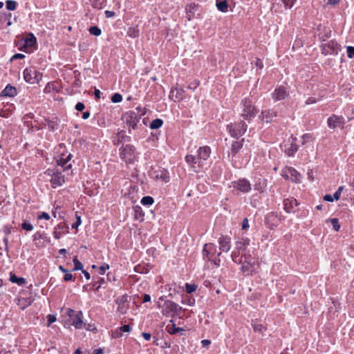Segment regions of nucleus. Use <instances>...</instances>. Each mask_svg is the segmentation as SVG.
<instances>
[{
    "instance_id": "f257e3e1",
    "label": "nucleus",
    "mask_w": 354,
    "mask_h": 354,
    "mask_svg": "<svg viewBox=\"0 0 354 354\" xmlns=\"http://www.w3.org/2000/svg\"><path fill=\"white\" fill-rule=\"evenodd\" d=\"M231 256L234 262L242 263L241 270L243 272L249 274L254 271L255 260L250 255L243 254L234 248Z\"/></svg>"
},
{
    "instance_id": "f03ea898",
    "label": "nucleus",
    "mask_w": 354,
    "mask_h": 354,
    "mask_svg": "<svg viewBox=\"0 0 354 354\" xmlns=\"http://www.w3.org/2000/svg\"><path fill=\"white\" fill-rule=\"evenodd\" d=\"M243 110L241 116L246 120H250L257 113V109L253 106L252 100L246 97L242 101Z\"/></svg>"
},
{
    "instance_id": "7ed1b4c3",
    "label": "nucleus",
    "mask_w": 354,
    "mask_h": 354,
    "mask_svg": "<svg viewBox=\"0 0 354 354\" xmlns=\"http://www.w3.org/2000/svg\"><path fill=\"white\" fill-rule=\"evenodd\" d=\"M142 115H144V113L141 112L140 109H139L137 113L135 111H130L124 115L123 118L125 120L129 127H131L133 129H136L137 128L138 123L140 122Z\"/></svg>"
},
{
    "instance_id": "20e7f679",
    "label": "nucleus",
    "mask_w": 354,
    "mask_h": 354,
    "mask_svg": "<svg viewBox=\"0 0 354 354\" xmlns=\"http://www.w3.org/2000/svg\"><path fill=\"white\" fill-rule=\"evenodd\" d=\"M24 80L30 84L38 83L42 77V75L34 67L27 68L24 71Z\"/></svg>"
},
{
    "instance_id": "39448f33",
    "label": "nucleus",
    "mask_w": 354,
    "mask_h": 354,
    "mask_svg": "<svg viewBox=\"0 0 354 354\" xmlns=\"http://www.w3.org/2000/svg\"><path fill=\"white\" fill-rule=\"evenodd\" d=\"M247 124L243 121L227 125L230 135L234 138H239L247 129Z\"/></svg>"
},
{
    "instance_id": "423d86ee",
    "label": "nucleus",
    "mask_w": 354,
    "mask_h": 354,
    "mask_svg": "<svg viewBox=\"0 0 354 354\" xmlns=\"http://www.w3.org/2000/svg\"><path fill=\"white\" fill-rule=\"evenodd\" d=\"M67 315L71 318L72 325L76 328L80 329L83 327L82 313L81 311L75 313L73 309L68 308L67 310Z\"/></svg>"
},
{
    "instance_id": "0eeeda50",
    "label": "nucleus",
    "mask_w": 354,
    "mask_h": 354,
    "mask_svg": "<svg viewBox=\"0 0 354 354\" xmlns=\"http://www.w3.org/2000/svg\"><path fill=\"white\" fill-rule=\"evenodd\" d=\"M344 118L342 116L332 115L327 120V125L330 129L339 128L342 129L344 126Z\"/></svg>"
},
{
    "instance_id": "6e6552de",
    "label": "nucleus",
    "mask_w": 354,
    "mask_h": 354,
    "mask_svg": "<svg viewBox=\"0 0 354 354\" xmlns=\"http://www.w3.org/2000/svg\"><path fill=\"white\" fill-rule=\"evenodd\" d=\"M339 49V46L333 40L322 44V53L325 55H336L338 53Z\"/></svg>"
},
{
    "instance_id": "1a4fd4ad",
    "label": "nucleus",
    "mask_w": 354,
    "mask_h": 354,
    "mask_svg": "<svg viewBox=\"0 0 354 354\" xmlns=\"http://www.w3.org/2000/svg\"><path fill=\"white\" fill-rule=\"evenodd\" d=\"M211 153L210 148L205 146L200 147L197 151V161L199 167H203L204 161L207 160Z\"/></svg>"
},
{
    "instance_id": "9d476101",
    "label": "nucleus",
    "mask_w": 354,
    "mask_h": 354,
    "mask_svg": "<svg viewBox=\"0 0 354 354\" xmlns=\"http://www.w3.org/2000/svg\"><path fill=\"white\" fill-rule=\"evenodd\" d=\"M120 157L126 161L132 162L135 158V148L133 146L127 145L120 152Z\"/></svg>"
},
{
    "instance_id": "9b49d317",
    "label": "nucleus",
    "mask_w": 354,
    "mask_h": 354,
    "mask_svg": "<svg viewBox=\"0 0 354 354\" xmlns=\"http://www.w3.org/2000/svg\"><path fill=\"white\" fill-rule=\"evenodd\" d=\"M288 95L289 93L286 88L281 86L275 88L272 93V98L274 101H279L284 100Z\"/></svg>"
},
{
    "instance_id": "f8f14e48",
    "label": "nucleus",
    "mask_w": 354,
    "mask_h": 354,
    "mask_svg": "<svg viewBox=\"0 0 354 354\" xmlns=\"http://www.w3.org/2000/svg\"><path fill=\"white\" fill-rule=\"evenodd\" d=\"M233 187L242 192H248L251 189L250 183L245 179L234 182Z\"/></svg>"
},
{
    "instance_id": "ddd939ff",
    "label": "nucleus",
    "mask_w": 354,
    "mask_h": 354,
    "mask_svg": "<svg viewBox=\"0 0 354 354\" xmlns=\"http://www.w3.org/2000/svg\"><path fill=\"white\" fill-rule=\"evenodd\" d=\"M180 310L181 307L171 301H166L163 306V310L167 313L172 312L177 314Z\"/></svg>"
},
{
    "instance_id": "4468645a",
    "label": "nucleus",
    "mask_w": 354,
    "mask_h": 354,
    "mask_svg": "<svg viewBox=\"0 0 354 354\" xmlns=\"http://www.w3.org/2000/svg\"><path fill=\"white\" fill-rule=\"evenodd\" d=\"M297 201L294 198H287L283 201V208L288 213L294 212V207H297Z\"/></svg>"
},
{
    "instance_id": "2eb2a0df",
    "label": "nucleus",
    "mask_w": 354,
    "mask_h": 354,
    "mask_svg": "<svg viewBox=\"0 0 354 354\" xmlns=\"http://www.w3.org/2000/svg\"><path fill=\"white\" fill-rule=\"evenodd\" d=\"M127 301V296H122L121 298L118 299L116 301L118 305V311L122 314L125 313L128 309Z\"/></svg>"
},
{
    "instance_id": "dca6fc26",
    "label": "nucleus",
    "mask_w": 354,
    "mask_h": 354,
    "mask_svg": "<svg viewBox=\"0 0 354 354\" xmlns=\"http://www.w3.org/2000/svg\"><path fill=\"white\" fill-rule=\"evenodd\" d=\"M64 181V177L62 175L61 172L54 174L50 180L53 187L62 185Z\"/></svg>"
},
{
    "instance_id": "f3484780",
    "label": "nucleus",
    "mask_w": 354,
    "mask_h": 354,
    "mask_svg": "<svg viewBox=\"0 0 354 354\" xmlns=\"http://www.w3.org/2000/svg\"><path fill=\"white\" fill-rule=\"evenodd\" d=\"M220 250L223 252H228L230 250V238L222 236L219 239Z\"/></svg>"
},
{
    "instance_id": "a211bd4d",
    "label": "nucleus",
    "mask_w": 354,
    "mask_h": 354,
    "mask_svg": "<svg viewBox=\"0 0 354 354\" xmlns=\"http://www.w3.org/2000/svg\"><path fill=\"white\" fill-rule=\"evenodd\" d=\"M292 140L288 146V145H285V152L288 156L293 155L297 151V146L295 144L296 138L292 137Z\"/></svg>"
},
{
    "instance_id": "6ab92c4d",
    "label": "nucleus",
    "mask_w": 354,
    "mask_h": 354,
    "mask_svg": "<svg viewBox=\"0 0 354 354\" xmlns=\"http://www.w3.org/2000/svg\"><path fill=\"white\" fill-rule=\"evenodd\" d=\"M277 116V113L273 111L272 110H266L261 112V114L259 115V118L262 120H266V122H269L272 121L274 117Z\"/></svg>"
},
{
    "instance_id": "aec40b11",
    "label": "nucleus",
    "mask_w": 354,
    "mask_h": 354,
    "mask_svg": "<svg viewBox=\"0 0 354 354\" xmlns=\"http://www.w3.org/2000/svg\"><path fill=\"white\" fill-rule=\"evenodd\" d=\"M286 176L287 178H290L292 181L299 182L300 174L293 168L288 169Z\"/></svg>"
},
{
    "instance_id": "412c9836",
    "label": "nucleus",
    "mask_w": 354,
    "mask_h": 354,
    "mask_svg": "<svg viewBox=\"0 0 354 354\" xmlns=\"http://www.w3.org/2000/svg\"><path fill=\"white\" fill-rule=\"evenodd\" d=\"M183 89L176 88L171 91L169 97L171 99H174L175 101L180 100L183 99Z\"/></svg>"
},
{
    "instance_id": "4be33fe9",
    "label": "nucleus",
    "mask_w": 354,
    "mask_h": 354,
    "mask_svg": "<svg viewBox=\"0 0 354 354\" xmlns=\"http://www.w3.org/2000/svg\"><path fill=\"white\" fill-rule=\"evenodd\" d=\"M16 88L10 85L7 86L1 92V96L13 97L16 95Z\"/></svg>"
},
{
    "instance_id": "5701e85b",
    "label": "nucleus",
    "mask_w": 354,
    "mask_h": 354,
    "mask_svg": "<svg viewBox=\"0 0 354 354\" xmlns=\"http://www.w3.org/2000/svg\"><path fill=\"white\" fill-rule=\"evenodd\" d=\"M249 245L248 239H242L241 241H236L235 243V248L236 250H240L241 252L245 250V247Z\"/></svg>"
},
{
    "instance_id": "b1692460",
    "label": "nucleus",
    "mask_w": 354,
    "mask_h": 354,
    "mask_svg": "<svg viewBox=\"0 0 354 354\" xmlns=\"http://www.w3.org/2000/svg\"><path fill=\"white\" fill-rule=\"evenodd\" d=\"M277 219V216L274 213L268 214L265 218V223L269 227L272 228L274 225V221Z\"/></svg>"
},
{
    "instance_id": "393cba45",
    "label": "nucleus",
    "mask_w": 354,
    "mask_h": 354,
    "mask_svg": "<svg viewBox=\"0 0 354 354\" xmlns=\"http://www.w3.org/2000/svg\"><path fill=\"white\" fill-rule=\"evenodd\" d=\"M10 281L12 283H17L19 286H21L26 283V279L23 277H17L14 274H10Z\"/></svg>"
},
{
    "instance_id": "a878e982",
    "label": "nucleus",
    "mask_w": 354,
    "mask_h": 354,
    "mask_svg": "<svg viewBox=\"0 0 354 354\" xmlns=\"http://www.w3.org/2000/svg\"><path fill=\"white\" fill-rule=\"evenodd\" d=\"M36 37L32 34H29L25 40V46L32 47L36 44Z\"/></svg>"
},
{
    "instance_id": "bb28decb",
    "label": "nucleus",
    "mask_w": 354,
    "mask_h": 354,
    "mask_svg": "<svg viewBox=\"0 0 354 354\" xmlns=\"http://www.w3.org/2000/svg\"><path fill=\"white\" fill-rule=\"evenodd\" d=\"M243 147V145L241 142H234L232 145L231 148V153L234 156H235L237 152L239 151L240 149H241Z\"/></svg>"
},
{
    "instance_id": "cd10ccee",
    "label": "nucleus",
    "mask_w": 354,
    "mask_h": 354,
    "mask_svg": "<svg viewBox=\"0 0 354 354\" xmlns=\"http://www.w3.org/2000/svg\"><path fill=\"white\" fill-rule=\"evenodd\" d=\"M216 7L218 10L225 12L227 10L228 5L225 0L217 1L216 2Z\"/></svg>"
},
{
    "instance_id": "c85d7f7f",
    "label": "nucleus",
    "mask_w": 354,
    "mask_h": 354,
    "mask_svg": "<svg viewBox=\"0 0 354 354\" xmlns=\"http://www.w3.org/2000/svg\"><path fill=\"white\" fill-rule=\"evenodd\" d=\"M212 248L215 250V245L213 243L205 244L203 250V255L208 257L209 254H211Z\"/></svg>"
},
{
    "instance_id": "c756f323",
    "label": "nucleus",
    "mask_w": 354,
    "mask_h": 354,
    "mask_svg": "<svg viewBox=\"0 0 354 354\" xmlns=\"http://www.w3.org/2000/svg\"><path fill=\"white\" fill-rule=\"evenodd\" d=\"M162 120L161 119H155L150 124V128L152 129H156L160 128L162 125Z\"/></svg>"
},
{
    "instance_id": "7c9ffc66",
    "label": "nucleus",
    "mask_w": 354,
    "mask_h": 354,
    "mask_svg": "<svg viewBox=\"0 0 354 354\" xmlns=\"http://www.w3.org/2000/svg\"><path fill=\"white\" fill-rule=\"evenodd\" d=\"M166 330L170 334H176L178 331L182 330V328L176 327L175 324L167 325L166 327Z\"/></svg>"
},
{
    "instance_id": "2f4dec72",
    "label": "nucleus",
    "mask_w": 354,
    "mask_h": 354,
    "mask_svg": "<svg viewBox=\"0 0 354 354\" xmlns=\"http://www.w3.org/2000/svg\"><path fill=\"white\" fill-rule=\"evenodd\" d=\"M57 163H58L59 165H60L61 167H64V170L69 169L72 167L71 164L67 165V163H68L67 160H66L65 158H62L59 160H57Z\"/></svg>"
},
{
    "instance_id": "473e14b6",
    "label": "nucleus",
    "mask_w": 354,
    "mask_h": 354,
    "mask_svg": "<svg viewBox=\"0 0 354 354\" xmlns=\"http://www.w3.org/2000/svg\"><path fill=\"white\" fill-rule=\"evenodd\" d=\"M185 161L187 163L192 165L193 167H194V165L198 164L197 157H196L193 155H187L185 156Z\"/></svg>"
},
{
    "instance_id": "72a5a7b5",
    "label": "nucleus",
    "mask_w": 354,
    "mask_h": 354,
    "mask_svg": "<svg viewBox=\"0 0 354 354\" xmlns=\"http://www.w3.org/2000/svg\"><path fill=\"white\" fill-rule=\"evenodd\" d=\"M17 7V2L12 0H8L6 1V8L8 10H15Z\"/></svg>"
},
{
    "instance_id": "f704fd0d",
    "label": "nucleus",
    "mask_w": 354,
    "mask_h": 354,
    "mask_svg": "<svg viewBox=\"0 0 354 354\" xmlns=\"http://www.w3.org/2000/svg\"><path fill=\"white\" fill-rule=\"evenodd\" d=\"M120 333L116 331V334H115V337H120L122 335V332H129L131 328H130V326L129 325H124L122 326H121L120 328Z\"/></svg>"
},
{
    "instance_id": "c9c22d12",
    "label": "nucleus",
    "mask_w": 354,
    "mask_h": 354,
    "mask_svg": "<svg viewBox=\"0 0 354 354\" xmlns=\"http://www.w3.org/2000/svg\"><path fill=\"white\" fill-rule=\"evenodd\" d=\"M89 32L95 36H99L101 35L102 31L97 26H91L89 28Z\"/></svg>"
},
{
    "instance_id": "e433bc0d",
    "label": "nucleus",
    "mask_w": 354,
    "mask_h": 354,
    "mask_svg": "<svg viewBox=\"0 0 354 354\" xmlns=\"http://www.w3.org/2000/svg\"><path fill=\"white\" fill-rule=\"evenodd\" d=\"M153 198L151 196H145L141 200V203L142 205H151L153 203Z\"/></svg>"
},
{
    "instance_id": "4c0bfd02",
    "label": "nucleus",
    "mask_w": 354,
    "mask_h": 354,
    "mask_svg": "<svg viewBox=\"0 0 354 354\" xmlns=\"http://www.w3.org/2000/svg\"><path fill=\"white\" fill-rule=\"evenodd\" d=\"M156 178L162 179V180L165 182H167L169 180V176L166 171H160V174H157Z\"/></svg>"
},
{
    "instance_id": "58836bf2",
    "label": "nucleus",
    "mask_w": 354,
    "mask_h": 354,
    "mask_svg": "<svg viewBox=\"0 0 354 354\" xmlns=\"http://www.w3.org/2000/svg\"><path fill=\"white\" fill-rule=\"evenodd\" d=\"M330 221L333 225V229L335 231H339V230L340 228V225L339 224L338 219L336 218H333L330 219Z\"/></svg>"
},
{
    "instance_id": "ea45409f",
    "label": "nucleus",
    "mask_w": 354,
    "mask_h": 354,
    "mask_svg": "<svg viewBox=\"0 0 354 354\" xmlns=\"http://www.w3.org/2000/svg\"><path fill=\"white\" fill-rule=\"evenodd\" d=\"M185 287H186V291H187V293H192L197 288V286L196 285H195V284H189V283H186Z\"/></svg>"
},
{
    "instance_id": "a19ab883",
    "label": "nucleus",
    "mask_w": 354,
    "mask_h": 354,
    "mask_svg": "<svg viewBox=\"0 0 354 354\" xmlns=\"http://www.w3.org/2000/svg\"><path fill=\"white\" fill-rule=\"evenodd\" d=\"M122 100V96L120 93H115L111 97V101L113 103H118L121 102Z\"/></svg>"
},
{
    "instance_id": "79ce46f5",
    "label": "nucleus",
    "mask_w": 354,
    "mask_h": 354,
    "mask_svg": "<svg viewBox=\"0 0 354 354\" xmlns=\"http://www.w3.org/2000/svg\"><path fill=\"white\" fill-rule=\"evenodd\" d=\"M297 0H282L286 8H291Z\"/></svg>"
},
{
    "instance_id": "37998d69",
    "label": "nucleus",
    "mask_w": 354,
    "mask_h": 354,
    "mask_svg": "<svg viewBox=\"0 0 354 354\" xmlns=\"http://www.w3.org/2000/svg\"><path fill=\"white\" fill-rule=\"evenodd\" d=\"M22 229L27 230V231H32L33 230V226L28 222L24 221L21 224Z\"/></svg>"
},
{
    "instance_id": "c03bdc74",
    "label": "nucleus",
    "mask_w": 354,
    "mask_h": 354,
    "mask_svg": "<svg viewBox=\"0 0 354 354\" xmlns=\"http://www.w3.org/2000/svg\"><path fill=\"white\" fill-rule=\"evenodd\" d=\"M252 326H253V328H254V331L263 333V331L264 330V327L262 324L254 323L252 324Z\"/></svg>"
},
{
    "instance_id": "a18cd8bd",
    "label": "nucleus",
    "mask_w": 354,
    "mask_h": 354,
    "mask_svg": "<svg viewBox=\"0 0 354 354\" xmlns=\"http://www.w3.org/2000/svg\"><path fill=\"white\" fill-rule=\"evenodd\" d=\"M76 221L72 225V228L77 229L78 226L81 224V217L78 215H75Z\"/></svg>"
},
{
    "instance_id": "49530a36",
    "label": "nucleus",
    "mask_w": 354,
    "mask_h": 354,
    "mask_svg": "<svg viewBox=\"0 0 354 354\" xmlns=\"http://www.w3.org/2000/svg\"><path fill=\"white\" fill-rule=\"evenodd\" d=\"M347 55L349 58L354 57V47H353V46L347 47Z\"/></svg>"
},
{
    "instance_id": "de8ad7c7",
    "label": "nucleus",
    "mask_w": 354,
    "mask_h": 354,
    "mask_svg": "<svg viewBox=\"0 0 354 354\" xmlns=\"http://www.w3.org/2000/svg\"><path fill=\"white\" fill-rule=\"evenodd\" d=\"M249 227V221L248 218H244L242 221V230H246Z\"/></svg>"
},
{
    "instance_id": "09e8293b",
    "label": "nucleus",
    "mask_w": 354,
    "mask_h": 354,
    "mask_svg": "<svg viewBox=\"0 0 354 354\" xmlns=\"http://www.w3.org/2000/svg\"><path fill=\"white\" fill-rule=\"evenodd\" d=\"M109 265H103L99 268V274H104L105 271L109 269Z\"/></svg>"
},
{
    "instance_id": "8fccbe9b",
    "label": "nucleus",
    "mask_w": 354,
    "mask_h": 354,
    "mask_svg": "<svg viewBox=\"0 0 354 354\" xmlns=\"http://www.w3.org/2000/svg\"><path fill=\"white\" fill-rule=\"evenodd\" d=\"M73 279L74 278H73V274L71 273H68L67 272H66V274L64 277V279L66 281H72V280H73Z\"/></svg>"
},
{
    "instance_id": "3c124183",
    "label": "nucleus",
    "mask_w": 354,
    "mask_h": 354,
    "mask_svg": "<svg viewBox=\"0 0 354 354\" xmlns=\"http://www.w3.org/2000/svg\"><path fill=\"white\" fill-rule=\"evenodd\" d=\"M74 270H83V265L80 261H77L74 267Z\"/></svg>"
},
{
    "instance_id": "603ef678",
    "label": "nucleus",
    "mask_w": 354,
    "mask_h": 354,
    "mask_svg": "<svg viewBox=\"0 0 354 354\" xmlns=\"http://www.w3.org/2000/svg\"><path fill=\"white\" fill-rule=\"evenodd\" d=\"M84 104L82 102H78L77 103V104L75 105V109L77 111H82L84 110Z\"/></svg>"
},
{
    "instance_id": "864d4df0",
    "label": "nucleus",
    "mask_w": 354,
    "mask_h": 354,
    "mask_svg": "<svg viewBox=\"0 0 354 354\" xmlns=\"http://www.w3.org/2000/svg\"><path fill=\"white\" fill-rule=\"evenodd\" d=\"M38 218L39 219L44 218L46 220H49L50 219V216H49V214L48 213L43 212L41 214L38 216Z\"/></svg>"
},
{
    "instance_id": "5fc2aeb1",
    "label": "nucleus",
    "mask_w": 354,
    "mask_h": 354,
    "mask_svg": "<svg viewBox=\"0 0 354 354\" xmlns=\"http://www.w3.org/2000/svg\"><path fill=\"white\" fill-rule=\"evenodd\" d=\"M56 321V317L54 315H48V326L51 324L52 323L55 322Z\"/></svg>"
},
{
    "instance_id": "6e6d98bb",
    "label": "nucleus",
    "mask_w": 354,
    "mask_h": 354,
    "mask_svg": "<svg viewBox=\"0 0 354 354\" xmlns=\"http://www.w3.org/2000/svg\"><path fill=\"white\" fill-rule=\"evenodd\" d=\"M312 136L310 134H304L303 136H302V145H304L306 141H308L310 139H311Z\"/></svg>"
},
{
    "instance_id": "4d7b16f0",
    "label": "nucleus",
    "mask_w": 354,
    "mask_h": 354,
    "mask_svg": "<svg viewBox=\"0 0 354 354\" xmlns=\"http://www.w3.org/2000/svg\"><path fill=\"white\" fill-rule=\"evenodd\" d=\"M324 199L326 201L333 202L335 199L333 198V196H332L330 194H326L324 196Z\"/></svg>"
},
{
    "instance_id": "13d9d810",
    "label": "nucleus",
    "mask_w": 354,
    "mask_h": 354,
    "mask_svg": "<svg viewBox=\"0 0 354 354\" xmlns=\"http://www.w3.org/2000/svg\"><path fill=\"white\" fill-rule=\"evenodd\" d=\"M142 335L144 337V339L147 341L150 340L151 336V334L149 333H142Z\"/></svg>"
},
{
    "instance_id": "bf43d9fd",
    "label": "nucleus",
    "mask_w": 354,
    "mask_h": 354,
    "mask_svg": "<svg viewBox=\"0 0 354 354\" xmlns=\"http://www.w3.org/2000/svg\"><path fill=\"white\" fill-rule=\"evenodd\" d=\"M315 102H316V100L314 97H309L306 100V104H313V103H315Z\"/></svg>"
},
{
    "instance_id": "052dcab7",
    "label": "nucleus",
    "mask_w": 354,
    "mask_h": 354,
    "mask_svg": "<svg viewBox=\"0 0 354 354\" xmlns=\"http://www.w3.org/2000/svg\"><path fill=\"white\" fill-rule=\"evenodd\" d=\"M24 55L21 54V53H17L12 56V59H21V58H24Z\"/></svg>"
},
{
    "instance_id": "680f3d73",
    "label": "nucleus",
    "mask_w": 354,
    "mask_h": 354,
    "mask_svg": "<svg viewBox=\"0 0 354 354\" xmlns=\"http://www.w3.org/2000/svg\"><path fill=\"white\" fill-rule=\"evenodd\" d=\"M255 65L259 67V68H263V63L261 62V59H257L256 62H255Z\"/></svg>"
},
{
    "instance_id": "e2e57ef3",
    "label": "nucleus",
    "mask_w": 354,
    "mask_h": 354,
    "mask_svg": "<svg viewBox=\"0 0 354 354\" xmlns=\"http://www.w3.org/2000/svg\"><path fill=\"white\" fill-rule=\"evenodd\" d=\"M105 15L106 17H112L115 15V13L112 11L106 10L105 11Z\"/></svg>"
},
{
    "instance_id": "0e129e2a",
    "label": "nucleus",
    "mask_w": 354,
    "mask_h": 354,
    "mask_svg": "<svg viewBox=\"0 0 354 354\" xmlns=\"http://www.w3.org/2000/svg\"><path fill=\"white\" fill-rule=\"evenodd\" d=\"M339 2V0H328L327 3L330 5H337Z\"/></svg>"
},
{
    "instance_id": "69168bd1",
    "label": "nucleus",
    "mask_w": 354,
    "mask_h": 354,
    "mask_svg": "<svg viewBox=\"0 0 354 354\" xmlns=\"http://www.w3.org/2000/svg\"><path fill=\"white\" fill-rule=\"evenodd\" d=\"M151 300V297L149 295L145 294L143 296V302H148Z\"/></svg>"
},
{
    "instance_id": "338daca9",
    "label": "nucleus",
    "mask_w": 354,
    "mask_h": 354,
    "mask_svg": "<svg viewBox=\"0 0 354 354\" xmlns=\"http://www.w3.org/2000/svg\"><path fill=\"white\" fill-rule=\"evenodd\" d=\"M210 343H211V342L208 339H203L201 342V344H203V346H207L209 345Z\"/></svg>"
},
{
    "instance_id": "774afa93",
    "label": "nucleus",
    "mask_w": 354,
    "mask_h": 354,
    "mask_svg": "<svg viewBox=\"0 0 354 354\" xmlns=\"http://www.w3.org/2000/svg\"><path fill=\"white\" fill-rule=\"evenodd\" d=\"M90 113L88 111L84 112L82 114V118L86 120L89 118Z\"/></svg>"
}]
</instances>
